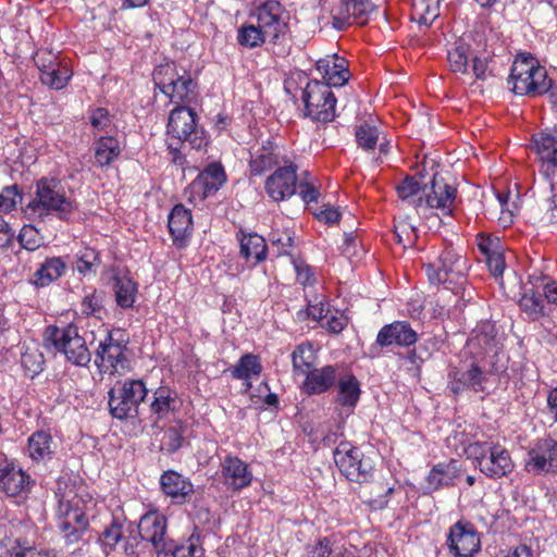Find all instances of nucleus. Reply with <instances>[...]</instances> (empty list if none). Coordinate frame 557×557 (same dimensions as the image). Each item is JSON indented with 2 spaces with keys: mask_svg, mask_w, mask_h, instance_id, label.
<instances>
[{
  "mask_svg": "<svg viewBox=\"0 0 557 557\" xmlns=\"http://www.w3.org/2000/svg\"><path fill=\"white\" fill-rule=\"evenodd\" d=\"M168 149L171 161L183 165L185 158L182 148L188 144L193 149H201L208 145V137L198 124L197 113L188 106H177L170 112L168 122Z\"/></svg>",
  "mask_w": 557,
  "mask_h": 557,
  "instance_id": "nucleus-1",
  "label": "nucleus"
},
{
  "mask_svg": "<svg viewBox=\"0 0 557 557\" xmlns=\"http://www.w3.org/2000/svg\"><path fill=\"white\" fill-rule=\"evenodd\" d=\"M424 268L432 284H444L455 294H458L467 282V261L451 245H445L441 250L433 251Z\"/></svg>",
  "mask_w": 557,
  "mask_h": 557,
  "instance_id": "nucleus-2",
  "label": "nucleus"
},
{
  "mask_svg": "<svg viewBox=\"0 0 557 557\" xmlns=\"http://www.w3.org/2000/svg\"><path fill=\"white\" fill-rule=\"evenodd\" d=\"M508 86L519 96L537 97L549 90L547 71L531 54H519L512 63Z\"/></svg>",
  "mask_w": 557,
  "mask_h": 557,
  "instance_id": "nucleus-3",
  "label": "nucleus"
},
{
  "mask_svg": "<svg viewBox=\"0 0 557 557\" xmlns=\"http://www.w3.org/2000/svg\"><path fill=\"white\" fill-rule=\"evenodd\" d=\"M466 453L473 460L474 467L488 479H503L515 469L510 453L498 443L473 442L468 445Z\"/></svg>",
  "mask_w": 557,
  "mask_h": 557,
  "instance_id": "nucleus-4",
  "label": "nucleus"
},
{
  "mask_svg": "<svg viewBox=\"0 0 557 557\" xmlns=\"http://www.w3.org/2000/svg\"><path fill=\"white\" fill-rule=\"evenodd\" d=\"M129 338L122 329L108 330L95 350V366L100 374H122L128 368Z\"/></svg>",
  "mask_w": 557,
  "mask_h": 557,
  "instance_id": "nucleus-5",
  "label": "nucleus"
},
{
  "mask_svg": "<svg viewBox=\"0 0 557 557\" xmlns=\"http://www.w3.org/2000/svg\"><path fill=\"white\" fill-rule=\"evenodd\" d=\"M27 208L39 216L55 214L60 220H69L74 212L72 201L57 178L42 177L36 184L34 199Z\"/></svg>",
  "mask_w": 557,
  "mask_h": 557,
  "instance_id": "nucleus-6",
  "label": "nucleus"
},
{
  "mask_svg": "<svg viewBox=\"0 0 557 557\" xmlns=\"http://www.w3.org/2000/svg\"><path fill=\"white\" fill-rule=\"evenodd\" d=\"M44 341L62 352L74 366L88 367L91 361V352L86 341L79 335L78 327L74 324L63 327L48 325L44 332Z\"/></svg>",
  "mask_w": 557,
  "mask_h": 557,
  "instance_id": "nucleus-7",
  "label": "nucleus"
},
{
  "mask_svg": "<svg viewBox=\"0 0 557 557\" xmlns=\"http://www.w3.org/2000/svg\"><path fill=\"white\" fill-rule=\"evenodd\" d=\"M86 497L88 500L75 494L70 498L63 496L59 500L58 529L67 545L78 543L88 530L89 521L86 510L87 504H91L92 498L89 495Z\"/></svg>",
  "mask_w": 557,
  "mask_h": 557,
  "instance_id": "nucleus-8",
  "label": "nucleus"
},
{
  "mask_svg": "<svg viewBox=\"0 0 557 557\" xmlns=\"http://www.w3.org/2000/svg\"><path fill=\"white\" fill-rule=\"evenodd\" d=\"M494 373L485 359H473L469 364L455 368L448 373V388L458 395L463 391L488 393Z\"/></svg>",
  "mask_w": 557,
  "mask_h": 557,
  "instance_id": "nucleus-9",
  "label": "nucleus"
},
{
  "mask_svg": "<svg viewBox=\"0 0 557 557\" xmlns=\"http://www.w3.org/2000/svg\"><path fill=\"white\" fill-rule=\"evenodd\" d=\"M108 394L111 414L124 420L138 414V407L147 397L148 389L141 380L128 379L112 387Z\"/></svg>",
  "mask_w": 557,
  "mask_h": 557,
  "instance_id": "nucleus-10",
  "label": "nucleus"
},
{
  "mask_svg": "<svg viewBox=\"0 0 557 557\" xmlns=\"http://www.w3.org/2000/svg\"><path fill=\"white\" fill-rule=\"evenodd\" d=\"M301 98L306 116L323 123L334 120L336 98L327 84L318 79L308 82Z\"/></svg>",
  "mask_w": 557,
  "mask_h": 557,
  "instance_id": "nucleus-11",
  "label": "nucleus"
},
{
  "mask_svg": "<svg viewBox=\"0 0 557 557\" xmlns=\"http://www.w3.org/2000/svg\"><path fill=\"white\" fill-rule=\"evenodd\" d=\"M334 460L341 473L351 482L368 483L374 475V467L369 458H364L358 447L342 442L334 450Z\"/></svg>",
  "mask_w": 557,
  "mask_h": 557,
  "instance_id": "nucleus-12",
  "label": "nucleus"
},
{
  "mask_svg": "<svg viewBox=\"0 0 557 557\" xmlns=\"http://www.w3.org/2000/svg\"><path fill=\"white\" fill-rule=\"evenodd\" d=\"M384 3L385 0H341L332 13V24L337 30L351 24L366 25Z\"/></svg>",
  "mask_w": 557,
  "mask_h": 557,
  "instance_id": "nucleus-13",
  "label": "nucleus"
},
{
  "mask_svg": "<svg viewBox=\"0 0 557 557\" xmlns=\"http://www.w3.org/2000/svg\"><path fill=\"white\" fill-rule=\"evenodd\" d=\"M285 10L276 0H268L256 8L252 16H256L259 27L269 36L273 44H280L288 32V23L284 18Z\"/></svg>",
  "mask_w": 557,
  "mask_h": 557,
  "instance_id": "nucleus-14",
  "label": "nucleus"
},
{
  "mask_svg": "<svg viewBox=\"0 0 557 557\" xmlns=\"http://www.w3.org/2000/svg\"><path fill=\"white\" fill-rule=\"evenodd\" d=\"M499 344L496 325L490 320H483L471 331L466 348L473 359H486L491 354L496 355Z\"/></svg>",
  "mask_w": 557,
  "mask_h": 557,
  "instance_id": "nucleus-15",
  "label": "nucleus"
},
{
  "mask_svg": "<svg viewBox=\"0 0 557 557\" xmlns=\"http://www.w3.org/2000/svg\"><path fill=\"white\" fill-rule=\"evenodd\" d=\"M447 545L456 557H473L481 549V539L472 523L459 520L449 529Z\"/></svg>",
  "mask_w": 557,
  "mask_h": 557,
  "instance_id": "nucleus-16",
  "label": "nucleus"
},
{
  "mask_svg": "<svg viewBox=\"0 0 557 557\" xmlns=\"http://www.w3.org/2000/svg\"><path fill=\"white\" fill-rule=\"evenodd\" d=\"M525 470L533 474L557 470V441L552 437L539 440L529 451Z\"/></svg>",
  "mask_w": 557,
  "mask_h": 557,
  "instance_id": "nucleus-17",
  "label": "nucleus"
},
{
  "mask_svg": "<svg viewBox=\"0 0 557 557\" xmlns=\"http://www.w3.org/2000/svg\"><path fill=\"white\" fill-rule=\"evenodd\" d=\"M531 149L540 159V172L547 178L554 175L557 169V131L546 129L534 133Z\"/></svg>",
  "mask_w": 557,
  "mask_h": 557,
  "instance_id": "nucleus-18",
  "label": "nucleus"
},
{
  "mask_svg": "<svg viewBox=\"0 0 557 557\" xmlns=\"http://www.w3.org/2000/svg\"><path fill=\"white\" fill-rule=\"evenodd\" d=\"M223 484L227 490L238 492L248 487L253 479L248 465L237 456L227 455L220 465Z\"/></svg>",
  "mask_w": 557,
  "mask_h": 557,
  "instance_id": "nucleus-19",
  "label": "nucleus"
},
{
  "mask_svg": "<svg viewBox=\"0 0 557 557\" xmlns=\"http://www.w3.org/2000/svg\"><path fill=\"white\" fill-rule=\"evenodd\" d=\"M476 246L484 257L490 272L495 276H502L505 268V245L500 237L495 234L479 233L475 237Z\"/></svg>",
  "mask_w": 557,
  "mask_h": 557,
  "instance_id": "nucleus-20",
  "label": "nucleus"
},
{
  "mask_svg": "<svg viewBox=\"0 0 557 557\" xmlns=\"http://www.w3.org/2000/svg\"><path fill=\"white\" fill-rule=\"evenodd\" d=\"M296 166L293 164L278 166L265 181V191L274 201H283L292 197L297 188Z\"/></svg>",
  "mask_w": 557,
  "mask_h": 557,
  "instance_id": "nucleus-21",
  "label": "nucleus"
},
{
  "mask_svg": "<svg viewBox=\"0 0 557 557\" xmlns=\"http://www.w3.org/2000/svg\"><path fill=\"white\" fill-rule=\"evenodd\" d=\"M418 341V333L407 321H395L384 325L377 333L375 345L381 348L410 347Z\"/></svg>",
  "mask_w": 557,
  "mask_h": 557,
  "instance_id": "nucleus-22",
  "label": "nucleus"
},
{
  "mask_svg": "<svg viewBox=\"0 0 557 557\" xmlns=\"http://www.w3.org/2000/svg\"><path fill=\"white\" fill-rule=\"evenodd\" d=\"M138 532L141 540L150 542L158 553V557H161L170 542L165 537L166 518L158 512H147L139 521Z\"/></svg>",
  "mask_w": 557,
  "mask_h": 557,
  "instance_id": "nucleus-23",
  "label": "nucleus"
},
{
  "mask_svg": "<svg viewBox=\"0 0 557 557\" xmlns=\"http://www.w3.org/2000/svg\"><path fill=\"white\" fill-rule=\"evenodd\" d=\"M457 188L444 183L434 175L432 180L431 191L424 195V206L422 210L440 209L444 215L450 216L456 207Z\"/></svg>",
  "mask_w": 557,
  "mask_h": 557,
  "instance_id": "nucleus-24",
  "label": "nucleus"
},
{
  "mask_svg": "<svg viewBox=\"0 0 557 557\" xmlns=\"http://www.w3.org/2000/svg\"><path fill=\"white\" fill-rule=\"evenodd\" d=\"M341 373L342 371L336 364L313 368L306 374L302 391L310 396L324 394L335 387Z\"/></svg>",
  "mask_w": 557,
  "mask_h": 557,
  "instance_id": "nucleus-25",
  "label": "nucleus"
},
{
  "mask_svg": "<svg viewBox=\"0 0 557 557\" xmlns=\"http://www.w3.org/2000/svg\"><path fill=\"white\" fill-rule=\"evenodd\" d=\"M160 486L163 494L172 499L174 504H185L190 500L194 494L193 483L181 473L169 470L160 478Z\"/></svg>",
  "mask_w": 557,
  "mask_h": 557,
  "instance_id": "nucleus-26",
  "label": "nucleus"
},
{
  "mask_svg": "<svg viewBox=\"0 0 557 557\" xmlns=\"http://www.w3.org/2000/svg\"><path fill=\"white\" fill-rule=\"evenodd\" d=\"M315 70L323 78V83L330 87H341L345 85L350 76L347 61L336 54L327 55L315 62Z\"/></svg>",
  "mask_w": 557,
  "mask_h": 557,
  "instance_id": "nucleus-27",
  "label": "nucleus"
},
{
  "mask_svg": "<svg viewBox=\"0 0 557 557\" xmlns=\"http://www.w3.org/2000/svg\"><path fill=\"white\" fill-rule=\"evenodd\" d=\"M335 387L334 403L352 412L361 396L360 382L356 375L350 371H342Z\"/></svg>",
  "mask_w": 557,
  "mask_h": 557,
  "instance_id": "nucleus-28",
  "label": "nucleus"
},
{
  "mask_svg": "<svg viewBox=\"0 0 557 557\" xmlns=\"http://www.w3.org/2000/svg\"><path fill=\"white\" fill-rule=\"evenodd\" d=\"M280 165L276 146L271 140L251 147L249 160V173L251 176H260Z\"/></svg>",
  "mask_w": 557,
  "mask_h": 557,
  "instance_id": "nucleus-29",
  "label": "nucleus"
},
{
  "mask_svg": "<svg viewBox=\"0 0 557 557\" xmlns=\"http://www.w3.org/2000/svg\"><path fill=\"white\" fill-rule=\"evenodd\" d=\"M177 408V394L169 386H160L152 393L149 411L154 424L168 419Z\"/></svg>",
  "mask_w": 557,
  "mask_h": 557,
  "instance_id": "nucleus-30",
  "label": "nucleus"
},
{
  "mask_svg": "<svg viewBox=\"0 0 557 557\" xmlns=\"http://www.w3.org/2000/svg\"><path fill=\"white\" fill-rule=\"evenodd\" d=\"M193 219L191 213L183 205H176L169 215V231L173 238V244L182 248L186 244L187 237L191 233Z\"/></svg>",
  "mask_w": 557,
  "mask_h": 557,
  "instance_id": "nucleus-31",
  "label": "nucleus"
},
{
  "mask_svg": "<svg viewBox=\"0 0 557 557\" xmlns=\"http://www.w3.org/2000/svg\"><path fill=\"white\" fill-rule=\"evenodd\" d=\"M30 478L21 468L7 465L0 469V490L14 497L29 491Z\"/></svg>",
  "mask_w": 557,
  "mask_h": 557,
  "instance_id": "nucleus-32",
  "label": "nucleus"
},
{
  "mask_svg": "<svg viewBox=\"0 0 557 557\" xmlns=\"http://www.w3.org/2000/svg\"><path fill=\"white\" fill-rule=\"evenodd\" d=\"M225 172L218 163L209 164L202 172L198 174L191 183L194 191L208 197L214 194L225 182Z\"/></svg>",
  "mask_w": 557,
  "mask_h": 557,
  "instance_id": "nucleus-33",
  "label": "nucleus"
},
{
  "mask_svg": "<svg viewBox=\"0 0 557 557\" xmlns=\"http://www.w3.org/2000/svg\"><path fill=\"white\" fill-rule=\"evenodd\" d=\"M364 484L366 486L360 494L363 502L374 510L387 507L388 497L394 493V487L389 486L383 480L374 479V476Z\"/></svg>",
  "mask_w": 557,
  "mask_h": 557,
  "instance_id": "nucleus-34",
  "label": "nucleus"
},
{
  "mask_svg": "<svg viewBox=\"0 0 557 557\" xmlns=\"http://www.w3.org/2000/svg\"><path fill=\"white\" fill-rule=\"evenodd\" d=\"M460 475L456 460H450L447 463L435 465L426 478L428 487L431 491H438L442 487L451 486L455 480Z\"/></svg>",
  "mask_w": 557,
  "mask_h": 557,
  "instance_id": "nucleus-35",
  "label": "nucleus"
},
{
  "mask_svg": "<svg viewBox=\"0 0 557 557\" xmlns=\"http://www.w3.org/2000/svg\"><path fill=\"white\" fill-rule=\"evenodd\" d=\"M67 264L62 257L46 258L34 273L33 283L36 286L45 287L65 274Z\"/></svg>",
  "mask_w": 557,
  "mask_h": 557,
  "instance_id": "nucleus-36",
  "label": "nucleus"
},
{
  "mask_svg": "<svg viewBox=\"0 0 557 557\" xmlns=\"http://www.w3.org/2000/svg\"><path fill=\"white\" fill-rule=\"evenodd\" d=\"M396 191L403 202L412 206L420 213L424 206L425 189L417 177L406 176L397 185Z\"/></svg>",
  "mask_w": 557,
  "mask_h": 557,
  "instance_id": "nucleus-37",
  "label": "nucleus"
},
{
  "mask_svg": "<svg viewBox=\"0 0 557 557\" xmlns=\"http://www.w3.org/2000/svg\"><path fill=\"white\" fill-rule=\"evenodd\" d=\"M164 95L168 96L173 103L188 106L197 97V83L193 79L189 72L182 70V78L166 90Z\"/></svg>",
  "mask_w": 557,
  "mask_h": 557,
  "instance_id": "nucleus-38",
  "label": "nucleus"
},
{
  "mask_svg": "<svg viewBox=\"0 0 557 557\" xmlns=\"http://www.w3.org/2000/svg\"><path fill=\"white\" fill-rule=\"evenodd\" d=\"M237 238L240 244V255L246 259H253L255 263L264 261L267 258L265 239L257 233L245 234L239 231Z\"/></svg>",
  "mask_w": 557,
  "mask_h": 557,
  "instance_id": "nucleus-39",
  "label": "nucleus"
},
{
  "mask_svg": "<svg viewBox=\"0 0 557 557\" xmlns=\"http://www.w3.org/2000/svg\"><path fill=\"white\" fill-rule=\"evenodd\" d=\"M124 522L123 517L112 516L100 533L98 541L107 555L115 550L117 544L124 540Z\"/></svg>",
  "mask_w": 557,
  "mask_h": 557,
  "instance_id": "nucleus-40",
  "label": "nucleus"
},
{
  "mask_svg": "<svg viewBox=\"0 0 557 557\" xmlns=\"http://www.w3.org/2000/svg\"><path fill=\"white\" fill-rule=\"evenodd\" d=\"M7 554L10 557H55L51 549L37 548L35 542L26 536L9 540Z\"/></svg>",
  "mask_w": 557,
  "mask_h": 557,
  "instance_id": "nucleus-41",
  "label": "nucleus"
},
{
  "mask_svg": "<svg viewBox=\"0 0 557 557\" xmlns=\"http://www.w3.org/2000/svg\"><path fill=\"white\" fill-rule=\"evenodd\" d=\"M29 457L36 461L50 459L53 454V438L46 431H37L28 438Z\"/></svg>",
  "mask_w": 557,
  "mask_h": 557,
  "instance_id": "nucleus-42",
  "label": "nucleus"
},
{
  "mask_svg": "<svg viewBox=\"0 0 557 557\" xmlns=\"http://www.w3.org/2000/svg\"><path fill=\"white\" fill-rule=\"evenodd\" d=\"M182 66H178L174 61H166L159 64L153 73L154 85L164 94L169 90L180 78H182Z\"/></svg>",
  "mask_w": 557,
  "mask_h": 557,
  "instance_id": "nucleus-43",
  "label": "nucleus"
},
{
  "mask_svg": "<svg viewBox=\"0 0 557 557\" xmlns=\"http://www.w3.org/2000/svg\"><path fill=\"white\" fill-rule=\"evenodd\" d=\"M120 153V141L113 136H101L95 144V161L101 168L111 164Z\"/></svg>",
  "mask_w": 557,
  "mask_h": 557,
  "instance_id": "nucleus-44",
  "label": "nucleus"
},
{
  "mask_svg": "<svg viewBox=\"0 0 557 557\" xmlns=\"http://www.w3.org/2000/svg\"><path fill=\"white\" fill-rule=\"evenodd\" d=\"M79 312L86 318L102 319V313H104V293L96 288H85L79 304Z\"/></svg>",
  "mask_w": 557,
  "mask_h": 557,
  "instance_id": "nucleus-45",
  "label": "nucleus"
},
{
  "mask_svg": "<svg viewBox=\"0 0 557 557\" xmlns=\"http://www.w3.org/2000/svg\"><path fill=\"white\" fill-rule=\"evenodd\" d=\"M262 369L259 356L245 354L230 371L233 379L249 381L255 376H259Z\"/></svg>",
  "mask_w": 557,
  "mask_h": 557,
  "instance_id": "nucleus-46",
  "label": "nucleus"
},
{
  "mask_svg": "<svg viewBox=\"0 0 557 557\" xmlns=\"http://www.w3.org/2000/svg\"><path fill=\"white\" fill-rule=\"evenodd\" d=\"M315 358V351L311 343L306 342L297 345L292 352L294 371L306 375L313 369Z\"/></svg>",
  "mask_w": 557,
  "mask_h": 557,
  "instance_id": "nucleus-47",
  "label": "nucleus"
},
{
  "mask_svg": "<svg viewBox=\"0 0 557 557\" xmlns=\"http://www.w3.org/2000/svg\"><path fill=\"white\" fill-rule=\"evenodd\" d=\"M268 38L258 24L244 23L237 30V42L248 49L261 47Z\"/></svg>",
  "mask_w": 557,
  "mask_h": 557,
  "instance_id": "nucleus-48",
  "label": "nucleus"
},
{
  "mask_svg": "<svg viewBox=\"0 0 557 557\" xmlns=\"http://www.w3.org/2000/svg\"><path fill=\"white\" fill-rule=\"evenodd\" d=\"M199 539L190 536L186 542L176 545L170 541L161 557H202L205 549L198 544Z\"/></svg>",
  "mask_w": 557,
  "mask_h": 557,
  "instance_id": "nucleus-49",
  "label": "nucleus"
},
{
  "mask_svg": "<svg viewBox=\"0 0 557 557\" xmlns=\"http://www.w3.org/2000/svg\"><path fill=\"white\" fill-rule=\"evenodd\" d=\"M411 15L419 24L431 25L440 15L438 0H412Z\"/></svg>",
  "mask_w": 557,
  "mask_h": 557,
  "instance_id": "nucleus-50",
  "label": "nucleus"
},
{
  "mask_svg": "<svg viewBox=\"0 0 557 557\" xmlns=\"http://www.w3.org/2000/svg\"><path fill=\"white\" fill-rule=\"evenodd\" d=\"M184 425L182 421H176L174 425H171L162 430L160 438V449L168 454L177 451L184 442Z\"/></svg>",
  "mask_w": 557,
  "mask_h": 557,
  "instance_id": "nucleus-51",
  "label": "nucleus"
},
{
  "mask_svg": "<svg viewBox=\"0 0 557 557\" xmlns=\"http://www.w3.org/2000/svg\"><path fill=\"white\" fill-rule=\"evenodd\" d=\"M21 366L26 375L34 377L44 370L45 357L36 346H26L21 356Z\"/></svg>",
  "mask_w": 557,
  "mask_h": 557,
  "instance_id": "nucleus-52",
  "label": "nucleus"
},
{
  "mask_svg": "<svg viewBox=\"0 0 557 557\" xmlns=\"http://www.w3.org/2000/svg\"><path fill=\"white\" fill-rule=\"evenodd\" d=\"M72 76V71L67 66L66 63H62L61 61L52 66L50 70L45 71L40 74V81L42 84L54 88L62 89L69 83V79Z\"/></svg>",
  "mask_w": 557,
  "mask_h": 557,
  "instance_id": "nucleus-53",
  "label": "nucleus"
},
{
  "mask_svg": "<svg viewBox=\"0 0 557 557\" xmlns=\"http://www.w3.org/2000/svg\"><path fill=\"white\" fill-rule=\"evenodd\" d=\"M519 307L529 320L536 321L545 315V301L541 294L525 293L519 301Z\"/></svg>",
  "mask_w": 557,
  "mask_h": 557,
  "instance_id": "nucleus-54",
  "label": "nucleus"
},
{
  "mask_svg": "<svg viewBox=\"0 0 557 557\" xmlns=\"http://www.w3.org/2000/svg\"><path fill=\"white\" fill-rule=\"evenodd\" d=\"M137 294L136 283L128 277L116 278L115 299L116 304L124 309L133 307Z\"/></svg>",
  "mask_w": 557,
  "mask_h": 557,
  "instance_id": "nucleus-55",
  "label": "nucleus"
},
{
  "mask_svg": "<svg viewBox=\"0 0 557 557\" xmlns=\"http://www.w3.org/2000/svg\"><path fill=\"white\" fill-rule=\"evenodd\" d=\"M469 52L470 48L466 44H456L450 50H448L447 60L450 70L454 73L466 74L468 73L469 66Z\"/></svg>",
  "mask_w": 557,
  "mask_h": 557,
  "instance_id": "nucleus-56",
  "label": "nucleus"
},
{
  "mask_svg": "<svg viewBox=\"0 0 557 557\" xmlns=\"http://www.w3.org/2000/svg\"><path fill=\"white\" fill-rule=\"evenodd\" d=\"M379 135V128L367 121L360 123L355 131L358 147L367 151L373 150L376 147Z\"/></svg>",
  "mask_w": 557,
  "mask_h": 557,
  "instance_id": "nucleus-57",
  "label": "nucleus"
},
{
  "mask_svg": "<svg viewBox=\"0 0 557 557\" xmlns=\"http://www.w3.org/2000/svg\"><path fill=\"white\" fill-rule=\"evenodd\" d=\"M337 535L332 534L329 536L319 537L312 544L306 547L307 557H331L336 552Z\"/></svg>",
  "mask_w": 557,
  "mask_h": 557,
  "instance_id": "nucleus-58",
  "label": "nucleus"
},
{
  "mask_svg": "<svg viewBox=\"0 0 557 557\" xmlns=\"http://www.w3.org/2000/svg\"><path fill=\"white\" fill-rule=\"evenodd\" d=\"M76 269L81 274L86 275L100 264L99 252L91 247H85L76 255Z\"/></svg>",
  "mask_w": 557,
  "mask_h": 557,
  "instance_id": "nucleus-59",
  "label": "nucleus"
},
{
  "mask_svg": "<svg viewBox=\"0 0 557 557\" xmlns=\"http://www.w3.org/2000/svg\"><path fill=\"white\" fill-rule=\"evenodd\" d=\"M89 121L94 132H103L109 134L115 128L113 124V116L106 108L94 109L90 112Z\"/></svg>",
  "mask_w": 557,
  "mask_h": 557,
  "instance_id": "nucleus-60",
  "label": "nucleus"
},
{
  "mask_svg": "<svg viewBox=\"0 0 557 557\" xmlns=\"http://www.w3.org/2000/svg\"><path fill=\"white\" fill-rule=\"evenodd\" d=\"M331 313L327 304L323 301H319L318 304L308 302L306 310H300L297 313V318L299 321H305L307 319H311L313 321H323L327 319V315Z\"/></svg>",
  "mask_w": 557,
  "mask_h": 557,
  "instance_id": "nucleus-61",
  "label": "nucleus"
},
{
  "mask_svg": "<svg viewBox=\"0 0 557 557\" xmlns=\"http://www.w3.org/2000/svg\"><path fill=\"white\" fill-rule=\"evenodd\" d=\"M21 200L22 194L16 185L4 187L0 193V214L14 210Z\"/></svg>",
  "mask_w": 557,
  "mask_h": 557,
  "instance_id": "nucleus-62",
  "label": "nucleus"
},
{
  "mask_svg": "<svg viewBox=\"0 0 557 557\" xmlns=\"http://www.w3.org/2000/svg\"><path fill=\"white\" fill-rule=\"evenodd\" d=\"M349 323L348 317L344 311L335 310L327 315L325 322L321 324L323 329H325L330 334H339L342 333Z\"/></svg>",
  "mask_w": 557,
  "mask_h": 557,
  "instance_id": "nucleus-63",
  "label": "nucleus"
},
{
  "mask_svg": "<svg viewBox=\"0 0 557 557\" xmlns=\"http://www.w3.org/2000/svg\"><path fill=\"white\" fill-rule=\"evenodd\" d=\"M494 53L487 49L472 57V72L476 79H485L488 63L492 61Z\"/></svg>",
  "mask_w": 557,
  "mask_h": 557,
  "instance_id": "nucleus-64",
  "label": "nucleus"
}]
</instances>
